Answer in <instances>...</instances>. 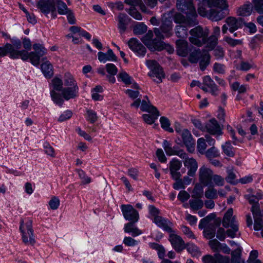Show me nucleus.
<instances>
[{
  "instance_id": "nucleus-22",
  "label": "nucleus",
  "mask_w": 263,
  "mask_h": 263,
  "mask_svg": "<svg viewBox=\"0 0 263 263\" xmlns=\"http://www.w3.org/2000/svg\"><path fill=\"white\" fill-rule=\"evenodd\" d=\"M153 33L152 31L149 30L148 32L142 37L141 40L142 42L147 46L150 50L154 51L155 50L156 45H158L160 40L157 39H153Z\"/></svg>"
},
{
  "instance_id": "nucleus-50",
  "label": "nucleus",
  "mask_w": 263,
  "mask_h": 263,
  "mask_svg": "<svg viewBox=\"0 0 263 263\" xmlns=\"http://www.w3.org/2000/svg\"><path fill=\"white\" fill-rule=\"evenodd\" d=\"M160 122L161 125V127L166 131H168L170 133L173 132V128H171L170 126V122L169 120L165 117H161L160 119Z\"/></svg>"
},
{
  "instance_id": "nucleus-51",
  "label": "nucleus",
  "mask_w": 263,
  "mask_h": 263,
  "mask_svg": "<svg viewBox=\"0 0 263 263\" xmlns=\"http://www.w3.org/2000/svg\"><path fill=\"white\" fill-rule=\"evenodd\" d=\"M189 203L191 209L193 210L201 209L203 206V202L201 200H190Z\"/></svg>"
},
{
  "instance_id": "nucleus-14",
  "label": "nucleus",
  "mask_w": 263,
  "mask_h": 263,
  "mask_svg": "<svg viewBox=\"0 0 263 263\" xmlns=\"http://www.w3.org/2000/svg\"><path fill=\"white\" fill-rule=\"evenodd\" d=\"M11 47L12 51L15 55V58L17 59L19 57L24 60L28 59V52L24 50H19L22 47V42L20 40H12Z\"/></svg>"
},
{
  "instance_id": "nucleus-44",
  "label": "nucleus",
  "mask_w": 263,
  "mask_h": 263,
  "mask_svg": "<svg viewBox=\"0 0 263 263\" xmlns=\"http://www.w3.org/2000/svg\"><path fill=\"white\" fill-rule=\"evenodd\" d=\"M223 152L227 156L233 157L235 155L234 152L233 151V146L230 141H227L224 144L222 145Z\"/></svg>"
},
{
  "instance_id": "nucleus-46",
  "label": "nucleus",
  "mask_w": 263,
  "mask_h": 263,
  "mask_svg": "<svg viewBox=\"0 0 263 263\" xmlns=\"http://www.w3.org/2000/svg\"><path fill=\"white\" fill-rule=\"evenodd\" d=\"M163 49L166 50L170 53H172L174 51V48L171 45L160 40L158 45H156L155 50L161 51Z\"/></svg>"
},
{
  "instance_id": "nucleus-54",
  "label": "nucleus",
  "mask_w": 263,
  "mask_h": 263,
  "mask_svg": "<svg viewBox=\"0 0 263 263\" xmlns=\"http://www.w3.org/2000/svg\"><path fill=\"white\" fill-rule=\"evenodd\" d=\"M58 11L60 14L64 15L71 10L68 8L66 5L63 2H58L57 4Z\"/></svg>"
},
{
  "instance_id": "nucleus-1",
  "label": "nucleus",
  "mask_w": 263,
  "mask_h": 263,
  "mask_svg": "<svg viewBox=\"0 0 263 263\" xmlns=\"http://www.w3.org/2000/svg\"><path fill=\"white\" fill-rule=\"evenodd\" d=\"M216 215L211 213L202 219L199 224V228L204 229V236L207 239H211L215 236V228L220 224V220L216 219Z\"/></svg>"
},
{
  "instance_id": "nucleus-52",
  "label": "nucleus",
  "mask_w": 263,
  "mask_h": 263,
  "mask_svg": "<svg viewBox=\"0 0 263 263\" xmlns=\"http://www.w3.org/2000/svg\"><path fill=\"white\" fill-rule=\"evenodd\" d=\"M207 145L205 142V140L201 138L198 139L197 140V149L200 154H204L205 152V149L206 148Z\"/></svg>"
},
{
  "instance_id": "nucleus-61",
  "label": "nucleus",
  "mask_w": 263,
  "mask_h": 263,
  "mask_svg": "<svg viewBox=\"0 0 263 263\" xmlns=\"http://www.w3.org/2000/svg\"><path fill=\"white\" fill-rule=\"evenodd\" d=\"M231 87L234 91H238L239 93H245L247 90L246 86L243 85H240V83L238 82L233 83L231 85Z\"/></svg>"
},
{
  "instance_id": "nucleus-55",
  "label": "nucleus",
  "mask_w": 263,
  "mask_h": 263,
  "mask_svg": "<svg viewBox=\"0 0 263 263\" xmlns=\"http://www.w3.org/2000/svg\"><path fill=\"white\" fill-rule=\"evenodd\" d=\"M218 38L216 35H211L206 37L207 47L210 50H212L217 44Z\"/></svg>"
},
{
  "instance_id": "nucleus-59",
  "label": "nucleus",
  "mask_w": 263,
  "mask_h": 263,
  "mask_svg": "<svg viewBox=\"0 0 263 263\" xmlns=\"http://www.w3.org/2000/svg\"><path fill=\"white\" fill-rule=\"evenodd\" d=\"M209 245L213 250L215 252H220V247L221 246V243L219 242L216 239H214L209 241Z\"/></svg>"
},
{
  "instance_id": "nucleus-7",
  "label": "nucleus",
  "mask_w": 263,
  "mask_h": 263,
  "mask_svg": "<svg viewBox=\"0 0 263 263\" xmlns=\"http://www.w3.org/2000/svg\"><path fill=\"white\" fill-rule=\"evenodd\" d=\"M176 7L178 11L185 13L186 16L196 18L197 14L191 1L177 0Z\"/></svg>"
},
{
  "instance_id": "nucleus-36",
  "label": "nucleus",
  "mask_w": 263,
  "mask_h": 263,
  "mask_svg": "<svg viewBox=\"0 0 263 263\" xmlns=\"http://www.w3.org/2000/svg\"><path fill=\"white\" fill-rule=\"evenodd\" d=\"M131 87L135 90L128 89L125 90V93L130 98L134 100L137 99L139 96L140 92L138 90L140 89V87L135 82L133 84Z\"/></svg>"
},
{
  "instance_id": "nucleus-17",
  "label": "nucleus",
  "mask_w": 263,
  "mask_h": 263,
  "mask_svg": "<svg viewBox=\"0 0 263 263\" xmlns=\"http://www.w3.org/2000/svg\"><path fill=\"white\" fill-rule=\"evenodd\" d=\"M174 21L177 24L182 25H187L189 27L193 26L198 24V21L196 17L186 16L185 17L184 15L180 13H177L174 17Z\"/></svg>"
},
{
  "instance_id": "nucleus-49",
  "label": "nucleus",
  "mask_w": 263,
  "mask_h": 263,
  "mask_svg": "<svg viewBox=\"0 0 263 263\" xmlns=\"http://www.w3.org/2000/svg\"><path fill=\"white\" fill-rule=\"evenodd\" d=\"M231 261L230 263H245L241 258V254L239 251H234L231 253Z\"/></svg>"
},
{
  "instance_id": "nucleus-63",
  "label": "nucleus",
  "mask_w": 263,
  "mask_h": 263,
  "mask_svg": "<svg viewBox=\"0 0 263 263\" xmlns=\"http://www.w3.org/2000/svg\"><path fill=\"white\" fill-rule=\"evenodd\" d=\"M255 10L259 13H263V0H253Z\"/></svg>"
},
{
  "instance_id": "nucleus-9",
  "label": "nucleus",
  "mask_w": 263,
  "mask_h": 263,
  "mask_svg": "<svg viewBox=\"0 0 263 263\" xmlns=\"http://www.w3.org/2000/svg\"><path fill=\"white\" fill-rule=\"evenodd\" d=\"M213 175V171L204 165L199 170V178L200 182L204 186L211 185V179Z\"/></svg>"
},
{
  "instance_id": "nucleus-40",
  "label": "nucleus",
  "mask_w": 263,
  "mask_h": 263,
  "mask_svg": "<svg viewBox=\"0 0 263 263\" xmlns=\"http://www.w3.org/2000/svg\"><path fill=\"white\" fill-rule=\"evenodd\" d=\"M200 59V67L202 70H204L210 63V55L208 51L203 50V54Z\"/></svg>"
},
{
  "instance_id": "nucleus-23",
  "label": "nucleus",
  "mask_w": 263,
  "mask_h": 263,
  "mask_svg": "<svg viewBox=\"0 0 263 263\" xmlns=\"http://www.w3.org/2000/svg\"><path fill=\"white\" fill-rule=\"evenodd\" d=\"M154 222L159 227L162 228L163 230L168 233L173 232V223L170 220L165 219L162 216L156 217L154 219Z\"/></svg>"
},
{
  "instance_id": "nucleus-3",
  "label": "nucleus",
  "mask_w": 263,
  "mask_h": 263,
  "mask_svg": "<svg viewBox=\"0 0 263 263\" xmlns=\"http://www.w3.org/2000/svg\"><path fill=\"white\" fill-rule=\"evenodd\" d=\"M20 230L22 233L23 242L26 245L33 246L36 242L34 238L32 221L28 220L24 223L23 220H21Z\"/></svg>"
},
{
  "instance_id": "nucleus-8",
  "label": "nucleus",
  "mask_w": 263,
  "mask_h": 263,
  "mask_svg": "<svg viewBox=\"0 0 263 263\" xmlns=\"http://www.w3.org/2000/svg\"><path fill=\"white\" fill-rule=\"evenodd\" d=\"M121 210L124 217L130 222H136L139 219L138 212L129 204H123L121 205Z\"/></svg>"
},
{
  "instance_id": "nucleus-26",
  "label": "nucleus",
  "mask_w": 263,
  "mask_h": 263,
  "mask_svg": "<svg viewBox=\"0 0 263 263\" xmlns=\"http://www.w3.org/2000/svg\"><path fill=\"white\" fill-rule=\"evenodd\" d=\"M124 3L131 7L139 6L142 12L149 15L153 14V12L146 7L142 0H125Z\"/></svg>"
},
{
  "instance_id": "nucleus-29",
  "label": "nucleus",
  "mask_w": 263,
  "mask_h": 263,
  "mask_svg": "<svg viewBox=\"0 0 263 263\" xmlns=\"http://www.w3.org/2000/svg\"><path fill=\"white\" fill-rule=\"evenodd\" d=\"M78 92V86L67 87L64 88L62 90L63 97L66 100L76 98L77 96Z\"/></svg>"
},
{
  "instance_id": "nucleus-13",
  "label": "nucleus",
  "mask_w": 263,
  "mask_h": 263,
  "mask_svg": "<svg viewBox=\"0 0 263 263\" xmlns=\"http://www.w3.org/2000/svg\"><path fill=\"white\" fill-rule=\"evenodd\" d=\"M180 136L187 151L191 153H193L195 150V143L190 132L187 129H183Z\"/></svg>"
},
{
  "instance_id": "nucleus-39",
  "label": "nucleus",
  "mask_w": 263,
  "mask_h": 263,
  "mask_svg": "<svg viewBox=\"0 0 263 263\" xmlns=\"http://www.w3.org/2000/svg\"><path fill=\"white\" fill-rule=\"evenodd\" d=\"M64 85L67 87L78 86L73 76L69 72H66L64 77Z\"/></svg>"
},
{
  "instance_id": "nucleus-30",
  "label": "nucleus",
  "mask_w": 263,
  "mask_h": 263,
  "mask_svg": "<svg viewBox=\"0 0 263 263\" xmlns=\"http://www.w3.org/2000/svg\"><path fill=\"white\" fill-rule=\"evenodd\" d=\"M203 84L210 88V92L212 95L216 96L218 95L217 86L210 76H206L204 77Z\"/></svg>"
},
{
  "instance_id": "nucleus-43",
  "label": "nucleus",
  "mask_w": 263,
  "mask_h": 263,
  "mask_svg": "<svg viewBox=\"0 0 263 263\" xmlns=\"http://www.w3.org/2000/svg\"><path fill=\"white\" fill-rule=\"evenodd\" d=\"M118 77L119 78L121 79V80L126 85L132 84L133 83V79L129 76V75L125 71H122L120 72Z\"/></svg>"
},
{
  "instance_id": "nucleus-48",
  "label": "nucleus",
  "mask_w": 263,
  "mask_h": 263,
  "mask_svg": "<svg viewBox=\"0 0 263 263\" xmlns=\"http://www.w3.org/2000/svg\"><path fill=\"white\" fill-rule=\"evenodd\" d=\"M186 248L188 252L193 256L198 257L200 255L201 252L199 248L194 244H187Z\"/></svg>"
},
{
  "instance_id": "nucleus-27",
  "label": "nucleus",
  "mask_w": 263,
  "mask_h": 263,
  "mask_svg": "<svg viewBox=\"0 0 263 263\" xmlns=\"http://www.w3.org/2000/svg\"><path fill=\"white\" fill-rule=\"evenodd\" d=\"M176 51L178 55L181 57H185L188 53V44L187 41L184 40H178L176 42Z\"/></svg>"
},
{
  "instance_id": "nucleus-33",
  "label": "nucleus",
  "mask_w": 263,
  "mask_h": 263,
  "mask_svg": "<svg viewBox=\"0 0 263 263\" xmlns=\"http://www.w3.org/2000/svg\"><path fill=\"white\" fill-rule=\"evenodd\" d=\"M225 22L229 26V30L231 33L238 29L240 26V20L234 17H228Z\"/></svg>"
},
{
  "instance_id": "nucleus-18",
  "label": "nucleus",
  "mask_w": 263,
  "mask_h": 263,
  "mask_svg": "<svg viewBox=\"0 0 263 263\" xmlns=\"http://www.w3.org/2000/svg\"><path fill=\"white\" fill-rule=\"evenodd\" d=\"M170 233L169 240L171 242L174 249L178 252H181L185 248L184 241L181 237L175 234V232L173 230L172 233Z\"/></svg>"
},
{
  "instance_id": "nucleus-32",
  "label": "nucleus",
  "mask_w": 263,
  "mask_h": 263,
  "mask_svg": "<svg viewBox=\"0 0 263 263\" xmlns=\"http://www.w3.org/2000/svg\"><path fill=\"white\" fill-rule=\"evenodd\" d=\"M211 9H227L228 5L224 0H208L205 3Z\"/></svg>"
},
{
  "instance_id": "nucleus-42",
  "label": "nucleus",
  "mask_w": 263,
  "mask_h": 263,
  "mask_svg": "<svg viewBox=\"0 0 263 263\" xmlns=\"http://www.w3.org/2000/svg\"><path fill=\"white\" fill-rule=\"evenodd\" d=\"M251 212L254 219L262 218L263 217V210H261L260 209L258 203L252 205Z\"/></svg>"
},
{
  "instance_id": "nucleus-47",
  "label": "nucleus",
  "mask_w": 263,
  "mask_h": 263,
  "mask_svg": "<svg viewBox=\"0 0 263 263\" xmlns=\"http://www.w3.org/2000/svg\"><path fill=\"white\" fill-rule=\"evenodd\" d=\"M162 32L168 34L172 29V23L170 21L165 20L160 26Z\"/></svg>"
},
{
  "instance_id": "nucleus-24",
  "label": "nucleus",
  "mask_w": 263,
  "mask_h": 263,
  "mask_svg": "<svg viewBox=\"0 0 263 263\" xmlns=\"http://www.w3.org/2000/svg\"><path fill=\"white\" fill-rule=\"evenodd\" d=\"M227 9H211L208 14L209 18L212 21H218L226 17L227 13L225 11Z\"/></svg>"
},
{
  "instance_id": "nucleus-10",
  "label": "nucleus",
  "mask_w": 263,
  "mask_h": 263,
  "mask_svg": "<svg viewBox=\"0 0 263 263\" xmlns=\"http://www.w3.org/2000/svg\"><path fill=\"white\" fill-rule=\"evenodd\" d=\"M163 147L168 156L177 155L180 158H184L185 156V152L183 149L179 148L176 145L173 146L172 143L166 140H164Z\"/></svg>"
},
{
  "instance_id": "nucleus-11",
  "label": "nucleus",
  "mask_w": 263,
  "mask_h": 263,
  "mask_svg": "<svg viewBox=\"0 0 263 263\" xmlns=\"http://www.w3.org/2000/svg\"><path fill=\"white\" fill-rule=\"evenodd\" d=\"M36 5L42 13L47 14L51 12L54 17L56 16L55 7L53 0H41L37 2Z\"/></svg>"
},
{
  "instance_id": "nucleus-25",
  "label": "nucleus",
  "mask_w": 263,
  "mask_h": 263,
  "mask_svg": "<svg viewBox=\"0 0 263 263\" xmlns=\"http://www.w3.org/2000/svg\"><path fill=\"white\" fill-rule=\"evenodd\" d=\"M42 60L45 61L41 65L42 71L46 78H50L53 75V66L49 61L47 60L46 58H44Z\"/></svg>"
},
{
  "instance_id": "nucleus-53",
  "label": "nucleus",
  "mask_w": 263,
  "mask_h": 263,
  "mask_svg": "<svg viewBox=\"0 0 263 263\" xmlns=\"http://www.w3.org/2000/svg\"><path fill=\"white\" fill-rule=\"evenodd\" d=\"M127 12L131 16L136 20H141L142 18V15L137 10L135 7H130V8L127 10Z\"/></svg>"
},
{
  "instance_id": "nucleus-15",
  "label": "nucleus",
  "mask_w": 263,
  "mask_h": 263,
  "mask_svg": "<svg viewBox=\"0 0 263 263\" xmlns=\"http://www.w3.org/2000/svg\"><path fill=\"white\" fill-rule=\"evenodd\" d=\"M183 160L184 166L188 169L187 175L193 177L198 168V163L193 158L188 157L187 154L185 153L184 158H181Z\"/></svg>"
},
{
  "instance_id": "nucleus-35",
  "label": "nucleus",
  "mask_w": 263,
  "mask_h": 263,
  "mask_svg": "<svg viewBox=\"0 0 263 263\" xmlns=\"http://www.w3.org/2000/svg\"><path fill=\"white\" fill-rule=\"evenodd\" d=\"M128 16L125 13H120L118 16V26L121 33H124L127 29V18Z\"/></svg>"
},
{
  "instance_id": "nucleus-60",
  "label": "nucleus",
  "mask_w": 263,
  "mask_h": 263,
  "mask_svg": "<svg viewBox=\"0 0 263 263\" xmlns=\"http://www.w3.org/2000/svg\"><path fill=\"white\" fill-rule=\"evenodd\" d=\"M52 83L54 91H62L63 88V82L61 79L58 78H54L52 80Z\"/></svg>"
},
{
  "instance_id": "nucleus-58",
  "label": "nucleus",
  "mask_w": 263,
  "mask_h": 263,
  "mask_svg": "<svg viewBox=\"0 0 263 263\" xmlns=\"http://www.w3.org/2000/svg\"><path fill=\"white\" fill-rule=\"evenodd\" d=\"M204 195L206 198L209 199H216L217 197V192L213 187H209L205 191Z\"/></svg>"
},
{
  "instance_id": "nucleus-38",
  "label": "nucleus",
  "mask_w": 263,
  "mask_h": 263,
  "mask_svg": "<svg viewBox=\"0 0 263 263\" xmlns=\"http://www.w3.org/2000/svg\"><path fill=\"white\" fill-rule=\"evenodd\" d=\"M11 44H6L4 47H0V57L5 56L7 53L10 54V57L12 59L15 58V55L12 52Z\"/></svg>"
},
{
  "instance_id": "nucleus-21",
  "label": "nucleus",
  "mask_w": 263,
  "mask_h": 263,
  "mask_svg": "<svg viewBox=\"0 0 263 263\" xmlns=\"http://www.w3.org/2000/svg\"><path fill=\"white\" fill-rule=\"evenodd\" d=\"M129 48L139 56H144L146 52V48L136 39H131L128 42Z\"/></svg>"
},
{
  "instance_id": "nucleus-45",
  "label": "nucleus",
  "mask_w": 263,
  "mask_h": 263,
  "mask_svg": "<svg viewBox=\"0 0 263 263\" xmlns=\"http://www.w3.org/2000/svg\"><path fill=\"white\" fill-rule=\"evenodd\" d=\"M147 29V26L143 23H140L134 27L133 31L136 35H141L145 33Z\"/></svg>"
},
{
  "instance_id": "nucleus-5",
  "label": "nucleus",
  "mask_w": 263,
  "mask_h": 263,
  "mask_svg": "<svg viewBox=\"0 0 263 263\" xmlns=\"http://www.w3.org/2000/svg\"><path fill=\"white\" fill-rule=\"evenodd\" d=\"M146 65L151 69L148 76L157 83L162 82L165 75L162 68L155 60H147Z\"/></svg>"
},
{
  "instance_id": "nucleus-16",
  "label": "nucleus",
  "mask_w": 263,
  "mask_h": 263,
  "mask_svg": "<svg viewBox=\"0 0 263 263\" xmlns=\"http://www.w3.org/2000/svg\"><path fill=\"white\" fill-rule=\"evenodd\" d=\"M205 132L217 136L222 134V129L219 123L215 119H212L205 124Z\"/></svg>"
},
{
  "instance_id": "nucleus-64",
  "label": "nucleus",
  "mask_w": 263,
  "mask_h": 263,
  "mask_svg": "<svg viewBox=\"0 0 263 263\" xmlns=\"http://www.w3.org/2000/svg\"><path fill=\"white\" fill-rule=\"evenodd\" d=\"M44 151L47 155L50 156L52 158L55 157L54 149L49 143L44 144Z\"/></svg>"
},
{
  "instance_id": "nucleus-37",
  "label": "nucleus",
  "mask_w": 263,
  "mask_h": 263,
  "mask_svg": "<svg viewBox=\"0 0 263 263\" xmlns=\"http://www.w3.org/2000/svg\"><path fill=\"white\" fill-rule=\"evenodd\" d=\"M187 25H178L176 27L175 33L180 38H186L187 36Z\"/></svg>"
},
{
  "instance_id": "nucleus-20",
  "label": "nucleus",
  "mask_w": 263,
  "mask_h": 263,
  "mask_svg": "<svg viewBox=\"0 0 263 263\" xmlns=\"http://www.w3.org/2000/svg\"><path fill=\"white\" fill-rule=\"evenodd\" d=\"M182 166V163L176 158H173L169 163V170L172 178L173 179H179L181 175L179 172Z\"/></svg>"
},
{
  "instance_id": "nucleus-31",
  "label": "nucleus",
  "mask_w": 263,
  "mask_h": 263,
  "mask_svg": "<svg viewBox=\"0 0 263 263\" xmlns=\"http://www.w3.org/2000/svg\"><path fill=\"white\" fill-rule=\"evenodd\" d=\"M149 114H145L142 115V118L143 121L147 124L151 125L153 124L159 116H160L159 112L158 110L156 111L148 112Z\"/></svg>"
},
{
  "instance_id": "nucleus-4",
  "label": "nucleus",
  "mask_w": 263,
  "mask_h": 263,
  "mask_svg": "<svg viewBox=\"0 0 263 263\" xmlns=\"http://www.w3.org/2000/svg\"><path fill=\"white\" fill-rule=\"evenodd\" d=\"M209 33L208 29H203L200 26H197L190 31L189 41L192 44L200 47L206 43Z\"/></svg>"
},
{
  "instance_id": "nucleus-56",
  "label": "nucleus",
  "mask_w": 263,
  "mask_h": 263,
  "mask_svg": "<svg viewBox=\"0 0 263 263\" xmlns=\"http://www.w3.org/2000/svg\"><path fill=\"white\" fill-rule=\"evenodd\" d=\"M211 182L216 186H223L224 183V179L220 175L213 174Z\"/></svg>"
},
{
  "instance_id": "nucleus-34",
  "label": "nucleus",
  "mask_w": 263,
  "mask_h": 263,
  "mask_svg": "<svg viewBox=\"0 0 263 263\" xmlns=\"http://www.w3.org/2000/svg\"><path fill=\"white\" fill-rule=\"evenodd\" d=\"M134 222H129L124 226V232L125 233H131L133 237H136L142 234V231L136 227Z\"/></svg>"
},
{
  "instance_id": "nucleus-41",
  "label": "nucleus",
  "mask_w": 263,
  "mask_h": 263,
  "mask_svg": "<svg viewBox=\"0 0 263 263\" xmlns=\"http://www.w3.org/2000/svg\"><path fill=\"white\" fill-rule=\"evenodd\" d=\"M203 54V50H195L192 52L189 57V61L192 63H196Z\"/></svg>"
},
{
  "instance_id": "nucleus-19",
  "label": "nucleus",
  "mask_w": 263,
  "mask_h": 263,
  "mask_svg": "<svg viewBox=\"0 0 263 263\" xmlns=\"http://www.w3.org/2000/svg\"><path fill=\"white\" fill-rule=\"evenodd\" d=\"M203 263H230V258L223 256L219 253H216L213 256L206 255L203 257Z\"/></svg>"
},
{
  "instance_id": "nucleus-57",
  "label": "nucleus",
  "mask_w": 263,
  "mask_h": 263,
  "mask_svg": "<svg viewBox=\"0 0 263 263\" xmlns=\"http://www.w3.org/2000/svg\"><path fill=\"white\" fill-rule=\"evenodd\" d=\"M50 94L53 102L56 104L61 106L63 103V100L61 95L59 93L55 92L54 90L51 91Z\"/></svg>"
},
{
  "instance_id": "nucleus-6",
  "label": "nucleus",
  "mask_w": 263,
  "mask_h": 263,
  "mask_svg": "<svg viewBox=\"0 0 263 263\" xmlns=\"http://www.w3.org/2000/svg\"><path fill=\"white\" fill-rule=\"evenodd\" d=\"M34 52L28 53V59L34 65L37 66L40 64V58L47 53V49L42 44H34L33 45Z\"/></svg>"
},
{
  "instance_id": "nucleus-28",
  "label": "nucleus",
  "mask_w": 263,
  "mask_h": 263,
  "mask_svg": "<svg viewBox=\"0 0 263 263\" xmlns=\"http://www.w3.org/2000/svg\"><path fill=\"white\" fill-rule=\"evenodd\" d=\"M98 56L99 61L103 63H106L107 61H116L117 60V57L111 49L108 50L106 53L99 52Z\"/></svg>"
},
{
  "instance_id": "nucleus-2",
  "label": "nucleus",
  "mask_w": 263,
  "mask_h": 263,
  "mask_svg": "<svg viewBox=\"0 0 263 263\" xmlns=\"http://www.w3.org/2000/svg\"><path fill=\"white\" fill-rule=\"evenodd\" d=\"M222 224L226 228H230L227 231V235L228 237L232 238L236 237L238 231V225L235 216H233V209H228L225 213L222 220Z\"/></svg>"
},
{
  "instance_id": "nucleus-62",
  "label": "nucleus",
  "mask_w": 263,
  "mask_h": 263,
  "mask_svg": "<svg viewBox=\"0 0 263 263\" xmlns=\"http://www.w3.org/2000/svg\"><path fill=\"white\" fill-rule=\"evenodd\" d=\"M204 154L209 159L217 157L219 155L218 151L214 146L208 149Z\"/></svg>"
},
{
  "instance_id": "nucleus-12",
  "label": "nucleus",
  "mask_w": 263,
  "mask_h": 263,
  "mask_svg": "<svg viewBox=\"0 0 263 263\" xmlns=\"http://www.w3.org/2000/svg\"><path fill=\"white\" fill-rule=\"evenodd\" d=\"M146 100H143L142 101L140 99H137L131 104V106L138 108L140 106V109L143 111L153 112L157 111V109L153 106L148 100L147 96L144 97Z\"/></svg>"
}]
</instances>
